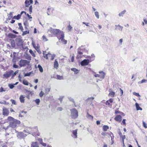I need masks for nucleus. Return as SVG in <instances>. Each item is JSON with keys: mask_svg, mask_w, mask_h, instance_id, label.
Segmentation results:
<instances>
[{"mask_svg": "<svg viewBox=\"0 0 147 147\" xmlns=\"http://www.w3.org/2000/svg\"><path fill=\"white\" fill-rule=\"evenodd\" d=\"M49 31H51V33H52L54 34H58L59 35H61V37H60L59 39L61 41H62L64 37V34L63 31H60V30L59 29H53L52 28H50Z\"/></svg>", "mask_w": 147, "mask_h": 147, "instance_id": "f257e3e1", "label": "nucleus"}, {"mask_svg": "<svg viewBox=\"0 0 147 147\" xmlns=\"http://www.w3.org/2000/svg\"><path fill=\"white\" fill-rule=\"evenodd\" d=\"M30 61L26 60L21 59L19 61V65L20 67L25 66L26 65H29Z\"/></svg>", "mask_w": 147, "mask_h": 147, "instance_id": "f03ea898", "label": "nucleus"}, {"mask_svg": "<svg viewBox=\"0 0 147 147\" xmlns=\"http://www.w3.org/2000/svg\"><path fill=\"white\" fill-rule=\"evenodd\" d=\"M71 115L72 118L73 119H76L78 116V113L77 110L75 109H74L71 110Z\"/></svg>", "mask_w": 147, "mask_h": 147, "instance_id": "7ed1b4c3", "label": "nucleus"}, {"mask_svg": "<svg viewBox=\"0 0 147 147\" xmlns=\"http://www.w3.org/2000/svg\"><path fill=\"white\" fill-rule=\"evenodd\" d=\"M99 74H95L94 76L95 77L99 78L100 79H103L106 75L105 73L103 71H99L98 72Z\"/></svg>", "mask_w": 147, "mask_h": 147, "instance_id": "20e7f679", "label": "nucleus"}, {"mask_svg": "<svg viewBox=\"0 0 147 147\" xmlns=\"http://www.w3.org/2000/svg\"><path fill=\"white\" fill-rule=\"evenodd\" d=\"M9 117H9L7 118L8 120L10 122L9 126L10 127H11L13 128H15L16 126V125L14 122L13 121V119H9Z\"/></svg>", "mask_w": 147, "mask_h": 147, "instance_id": "39448f33", "label": "nucleus"}, {"mask_svg": "<svg viewBox=\"0 0 147 147\" xmlns=\"http://www.w3.org/2000/svg\"><path fill=\"white\" fill-rule=\"evenodd\" d=\"M9 111L6 108L4 107L3 109V115L5 116H8L9 114Z\"/></svg>", "mask_w": 147, "mask_h": 147, "instance_id": "423d86ee", "label": "nucleus"}, {"mask_svg": "<svg viewBox=\"0 0 147 147\" xmlns=\"http://www.w3.org/2000/svg\"><path fill=\"white\" fill-rule=\"evenodd\" d=\"M26 135V134H24L23 132H19L18 133L17 137L18 138L20 139L25 137Z\"/></svg>", "mask_w": 147, "mask_h": 147, "instance_id": "0eeeda50", "label": "nucleus"}, {"mask_svg": "<svg viewBox=\"0 0 147 147\" xmlns=\"http://www.w3.org/2000/svg\"><path fill=\"white\" fill-rule=\"evenodd\" d=\"M89 63V60L88 59H85L81 62V65L82 66H85L88 65Z\"/></svg>", "mask_w": 147, "mask_h": 147, "instance_id": "6e6552de", "label": "nucleus"}, {"mask_svg": "<svg viewBox=\"0 0 147 147\" xmlns=\"http://www.w3.org/2000/svg\"><path fill=\"white\" fill-rule=\"evenodd\" d=\"M13 73V71L12 70H11L9 72H8L6 74H4L3 76L5 78H8Z\"/></svg>", "mask_w": 147, "mask_h": 147, "instance_id": "1a4fd4ad", "label": "nucleus"}, {"mask_svg": "<svg viewBox=\"0 0 147 147\" xmlns=\"http://www.w3.org/2000/svg\"><path fill=\"white\" fill-rule=\"evenodd\" d=\"M24 13L26 15V12L24 11H22L20 14H18L17 16H15L13 17V18L16 19L17 20H19L21 16Z\"/></svg>", "mask_w": 147, "mask_h": 147, "instance_id": "9d476101", "label": "nucleus"}, {"mask_svg": "<svg viewBox=\"0 0 147 147\" xmlns=\"http://www.w3.org/2000/svg\"><path fill=\"white\" fill-rule=\"evenodd\" d=\"M32 0H29V1L28 0H26L25 2L26 6V7H28L29 5L30 4H32Z\"/></svg>", "mask_w": 147, "mask_h": 147, "instance_id": "9b49d317", "label": "nucleus"}, {"mask_svg": "<svg viewBox=\"0 0 147 147\" xmlns=\"http://www.w3.org/2000/svg\"><path fill=\"white\" fill-rule=\"evenodd\" d=\"M82 47H83L82 46L78 49L77 52L78 54L81 55L83 54L82 52L84 51V50L83 49H82Z\"/></svg>", "mask_w": 147, "mask_h": 147, "instance_id": "f8f14e48", "label": "nucleus"}, {"mask_svg": "<svg viewBox=\"0 0 147 147\" xmlns=\"http://www.w3.org/2000/svg\"><path fill=\"white\" fill-rule=\"evenodd\" d=\"M122 117L120 115H118L115 118V120L118 121L120 122L121 120Z\"/></svg>", "mask_w": 147, "mask_h": 147, "instance_id": "ddd939ff", "label": "nucleus"}, {"mask_svg": "<svg viewBox=\"0 0 147 147\" xmlns=\"http://www.w3.org/2000/svg\"><path fill=\"white\" fill-rule=\"evenodd\" d=\"M9 119H12V121H14V123H15L16 125L17 124H20V121L16 119H15L12 117H9Z\"/></svg>", "mask_w": 147, "mask_h": 147, "instance_id": "4468645a", "label": "nucleus"}, {"mask_svg": "<svg viewBox=\"0 0 147 147\" xmlns=\"http://www.w3.org/2000/svg\"><path fill=\"white\" fill-rule=\"evenodd\" d=\"M8 36L9 38H16L17 36L16 35L11 33H9Z\"/></svg>", "mask_w": 147, "mask_h": 147, "instance_id": "2eb2a0df", "label": "nucleus"}, {"mask_svg": "<svg viewBox=\"0 0 147 147\" xmlns=\"http://www.w3.org/2000/svg\"><path fill=\"white\" fill-rule=\"evenodd\" d=\"M25 97L23 95H21L20 97V101L22 103H24V98Z\"/></svg>", "mask_w": 147, "mask_h": 147, "instance_id": "dca6fc26", "label": "nucleus"}, {"mask_svg": "<svg viewBox=\"0 0 147 147\" xmlns=\"http://www.w3.org/2000/svg\"><path fill=\"white\" fill-rule=\"evenodd\" d=\"M59 64L57 61L56 59H55V61L54 63V68L57 69L58 67Z\"/></svg>", "mask_w": 147, "mask_h": 147, "instance_id": "f3484780", "label": "nucleus"}, {"mask_svg": "<svg viewBox=\"0 0 147 147\" xmlns=\"http://www.w3.org/2000/svg\"><path fill=\"white\" fill-rule=\"evenodd\" d=\"M86 117L88 119L91 120H92L93 118V117L90 115L88 113H87Z\"/></svg>", "mask_w": 147, "mask_h": 147, "instance_id": "a211bd4d", "label": "nucleus"}, {"mask_svg": "<svg viewBox=\"0 0 147 147\" xmlns=\"http://www.w3.org/2000/svg\"><path fill=\"white\" fill-rule=\"evenodd\" d=\"M126 10L125 9L123 11L121 12L119 14V17H123V15L125 13Z\"/></svg>", "mask_w": 147, "mask_h": 147, "instance_id": "6ab92c4d", "label": "nucleus"}, {"mask_svg": "<svg viewBox=\"0 0 147 147\" xmlns=\"http://www.w3.org/2000/svg\"><path fill=\"white\" fill-rule=\"evenodd\" d=\"M135 106L137 110H142V109L139 106V104L137 103H135Z\"/></svg>", "mask_w": 147, "mask_h": 147, "instance_id": "aec40b11", "label": "nucleus"}, {"mask_svg": "<svg viewBox=\"0 0 147 147\" xmlns=\"http://www.w3.org/2000/svg\"><path fill=\"white\" fill-rule=\"evenodd\" d=\"M38 144L37 142L33 143L31 145V147H38Z\"/></svg>", "mask_w": 147, "mask_h": 147, "instance_id": "412c9836", "label": "nucleus"}, {"mask_svg": "<svg viewBox=\"0 0 147 147\" xmlns=\"http://www.w3.org/2000/svg\"><path fill=\"white\" fill-rule=\"evenodd\" d=\"M16 41L18 42L17 43L18 44H22V40L20 38H17Z\"/></svg>", "mask_w": 147, "mask_h": 147, "instance_id": "4be33fe9", "label": "nucleus"}, {"mask_svg": "<svg viewBox=\"0 0 147 147\" xmlns=\"http://www.w3.org/2000/svg\"><path fill=\"white\" fill-rule=\"evenodd\" d=\"M109 129V127L108 126L106 125H104L103 126V129L104 131H107Z\"/></svg>", "mask_w": 147, "mask_h": 147, "instance_id": "5701e85b", "label": "nucleus"}, {"mask_svg": "<svg viewBox=\"0 0 147 147\" xmlns=\"http://www.w3.org/2000/svg\"><path fill=\"white\" fill-rule=\"evenodd\" d=\"M77 129H76L73 131V134L75 136V138H77Z\"/></svg>", "mask_w": 147, "mask_h": 147, "instance_id": "b1692460", "label": "nucleus"}, {"mask_svg": "<svg viewBox=\"0 0 147 147\" xmlns=\"http://www.w3.org/2000/svg\"><path fill=\"white\" fill-rule=\"evenodd\" d=\"M118 26V28H115V29L116 30L117 29H118L119 30L122 31V29L123 28V27L122 26H121L119 25H118V26Z\"/></svg>", "mask_w": 147, "mask_h": 147, "instance_id": "393cba45", "label": "nucleus"}, {"mask_svg": "<svg viewBox=\"0 0 147 147\" xmlns=\"http://www.w3.org/2000/svg\"><path fill=\"white\" fill-rule=\"evenodd\" d=\"M29 53L31 54L32 56L34 57H36V55L33 51L31 50L30 49L29 51Z\"/></svg>", "mask_w": 147, "mask_h": 147, "instance_id": "a878e982", "label": "nucleus"}, {"mask_svg": "<svg viewBox=\"0 0 147 147\" xmlns=\"http://www.w3.org/2000/svg\"><path fill=\"white\" fill-rule=\"evenodd\" d=\"M38 67L39 68L40 71L41 72H42L43 71V69L42 66L39 64L38 65Z\"/></svg>", "mask_w": 147, "mask_h": 147, "instance_id": "bb28decb", "label": "nucleus"}, {"mask_svg": "<svg viewBox=\"0 0 147 147\" xmlns=\"http://www.w3.org/2000/svg\"><path fill=\"white\" fill-rule=\"evenodd\" d=\"M57 79L58 80H61L63 79V77L62 76H60V75H57Z\"/></svg>", "mask_w": 147, "mask_h": 147, "instance_id": "cd10ccee", "label": "nucleus"}, {"mask_svg": "<svg viewBox=\"0 0 147 147\" xmlns=\"http://www.w3.org/2000/svg\"><path fill=\"white\" fill-rule=\"evenodd\" d=\"M71 70L74 72L75 74H77L79 72V70L76 68H71Z\"/></svg>", "mask_w": 147, "mask_h": 147, "instance_id": "c85d7f7f", "label": "nucleus"}, {"mask_svg": "<svg viewBox=\"0 0 147 147\" xmlns=\"http://www.w3.org/2000/svg\"><path fill=\"white\" fill-rule=\"evenodd\" d=\"M115 93L114 92L111 91L109 93V95L111 96V97H113L115 95Z\"/></svg>", "mask_w": 147, "mask_h": 147, "instance_id": "c756f323", "label": "nucleus"}, {"mask_svg": "<svg viewBox=\"0 0 147 147\" xmlns=\"http://www.w3.org/2000/svg\"><path fill=\"white\" fill-rule=\"evenodd\" d=\"M18 71L19 70H18L16 71L14 73H13L12 74H11L12 75L11 78H13V77L16 75V74L18 73Z\"/></svg>", "mask_w": 147, "mask_h": 147, "instance_id": "7c9ffc66", "label": "nucleus"}, {"mask_svg": "<svg viewBox=\"0 0 147 147\" xmlns=\"http://www.w3.org/2000/svg\"><path fill=\"white\" fill-rule=\"evenodd\" d=\"M22 83L23 84L26 85H28V82L26 80H24Z\"/></svg>", "mask_w": 147, "mask_h": 147, "instance_id": "2f4dec72", "label": "nucleus"}, {"mask_svg": "<svg viewBox=\"0 0 147 147\" xmlns=\"http://www.w3.org/2000/svg\"><path fill=\"white\" fill-rule=\"evenodd\" d=\"M43 53V55H44V58H46L47 59H48V57L47 56V55H51V54L50 53H48V54H44V53Z\"/></svg>", "mask_w": 147, "mask_h": 147, "instance_id": "473e14b6", "label": "nucleus"}, {"mask_svg": "<svg viewBox=\"0 0 147 147\" xmlns=\"http://www.w3.org/2000/svg\"><path fill=\"white\" fill-rule=\"evenodd\" d=\"M18 26L19 27V28L20 30H21L22 31H23V27L22 25V24L21 23H19Z\"/></svg>", "mask_w": 147, "mask_h": 147, "instance_id": "72a5a7b5", "label": "nucleus"}, {"mask_svg": "<svg viewBox=\"0 0 147 147\" xmlns=\"http://www.w3.org/2000/svg\"><path fill=\"white\" fill-rule=\"evenodd\" d=\"M95 15L96 16V17L98 18V19L99 18V15L97 11H96L94 13Z\"/></svg>", "mask_w": 147, "mask_h": 147, "instance_id": "f704fd0d", "label": "nucleus"}, {"mask_svg": "<svg viewBox=\"0 0 147 147\" xmlns=\"http://www.w3.org/2000/svg\"><path fill=\"white\" fill-rule=\"evenodd\" d=\"M8 86L9 87V88L11 89L13 88L14 87V85L13 84H9Z\"/></svg>", "mask_w": 147, "mask_h": 147, "instance_id": "c9c22d12", "label": "nucleus"}, {"mask_svg": "<svg viewBox=\"0 0 147 147\" xmlns=\"http://www.w3.org/2000/svg\"><path fill=\"white\" fill-rule=\"evenodd\" d=\"M30 73H28V72L26 73H24V77L29 76L30 75Z\"/></svg>", "mask_w": 147, "mask_h": 147, "instance_id": "e433bc0d", "label": "nucleus"}, {"mask_svg": "<svg viewBox=\"0 0 147 147\" xmlns=\"http://www.w3.org/2000/svg\"><path fill=\"white\" fill-rule=\"evenodd\" d=\"M133 94L134 95H135L136 96H140V95L138 93H137L136 92H133Z\"/></svg>", "mask_w": 147, "mask_h": 147, "instance_id": "4c0bfd02", "label": "nucleus"}, {"mask_svg": "<svg viewBox=\"0 0 147 147\" xmlns=\"http://www.w3.org/2000/svg\"><path fill=\"white\" fill-rule=\"evenodd\" d=\"M29 31H25L23 32L22 35H24L27 34H29Z\"/></svg>", "mask_w": 147, "mask_h": 147, "instance_id": "58836bf2", "label": "nucleus"}, {"mask_svg": "<svg viewBox=\"0 0 147 147\" xmlns=\"http://www.w3.org/2000/svg\"><path fill=\"white\" fill-rule=\"evenodd\" d=\"M35 102L38 105L40 102V100L39 99H37L35 100Z\"/></svg>", "mask_w": 147, "mask_h": 147, "instance_id": "ea45409f", "label": "nucleus"}, {"mask_svg": "<svg viewBox=\"0 0 147 147\" xmlns=\"http://www.w3.org/2000/svg\"><path fill=\"white\" fill-rule=\"evenodd\" d=\"M44 93L42 91H41L40 93H39V95L40 97H42L44 95Z\"/></svg>", "mask_w": 147, "mask_h": 147, "instance_id": "a19ab883", "label": "nucleus"}, {"mask_svg": "<svg viewBox=\"0 0 147 147\" xmlns=\"http://www.w3.org/2000/svg\"><path fill=\"white\" fill-rule=\"evenodd\" d=\"M27 16L29 18V20L30 21H31V19L32 18V17L31 15H30L28 14H27Z\"/></svg>", "mask_w": 147, "mask_h": 147, "instance_id": "79ce46f5", "label": "nucleus"}, {"mask_svg": "<svg viewBox=\"0 0 147 147\" xmlns=\"http://www.w3.org/2000/svg\"><path fill=\"white\" fill-rule=\"evenodd\" d=\"M63 109L61 107H58L57 108V110L58 111H61L63 110Z\"/></svg>", "mask_w": 147, "mask_h": 147, "instance_id": "37998d69", "label": "nucleus"}, {"mask_svg": "<svg viewBox=\"0 0 147 147\" xmlns=\"http://www.w3.org/2000/svg\"><path fill=\"white\" fill-rule=\"evenodd\" d=\"M146 82H147V80H145V79L142 80L141 81V83H146Z\"/></svg>", "mask_w": 147, "mask_h": 147, "instance_id": "c03bdc74", "label": "nucleus"}, {"mask_svg": "<svg viewBox=\"0 0 147 147\" xmlns=\"http://www.w3.org/2000/svg\"><path fill=\"white\" fill-rule=\"evenodd\" d=\"M143 126L145 128H147V124L145 123V122H144V121H143Z\"/></svg>", "mask_w": 147, "mask_h": 147, "instance_id": "a18cd8bd", "label": "nucleus"}, {"mask_svg": "<svg viewBox=\"0 0 147 147\" xmlns=\"http://www.w3.org/2000/svg\"><path fill=\"white\" fill-rule=\"evenodd\" d=\"M42 38L43 40H45V41H48V39L46 38V37L45 36L43 35L42 36Z\"/></svg>", "mask_w": 147, "mask_h": 147, "instance_id": "49530a36", "label": "nucleus"}, {"mask_svg": "<svg viewBox=\"0 0 147 147\" xmlns=\"http://www.w3.org/2000/svg\"><path fill=\"white\" fill-rule=\"evenodd\" d=\"M11 101L12 102V103L13 104L16 105V101L14 100L11 99Z\"/></svg>", "mask_w": 147, "mask_h": 147, "instance_id": "de8ad7c7", "label": "nucleus"}, {"mask_svg": "<svg viewBox=\"0 0 147 147\" xmlns=\"http://www.w3.org/2000/svg\"><path fill=\"white\" fill-rule=\"evenodd\" d=\"M11 43L12 47H14L15 46V44L14 41H11Z\"/></svg>", "mask_w": 147, "mask_h": 147, "instance_id": "09e8293b", "label": "nucleus"}, {"mask_svg": "<svg viewBox=\"0 0 147 147\" xmlns=\"http://www.w3.org/2000/svg\"><path fill=\"white\" fill-rule=\"evenodd\" d=\"M29 11L30 13H31L32 12V5H31L30 6V7H29Z\"/></svg>", "mask_w": 147, "mask_h": 147, "instance_id": "8fccbe9b", "label": "nucleus"}, {"mask_svg": "<svg viewBox=\"0 0 147 147\" xmlns=\"http://www.w3.org/2000/svg\"><path fill=\"white\" fill-rule=\"evenodd\" d=\"M38 140L40 144L42 142V140L41 138H39L38 139Z\"/></svg>", "mask_w": 147, "mask_h": 147, "instance_id": "3c124183", "label": "nucleus"}, {"mask_svg": "<svg viewBox=\"0 0 147 147\" xmlns=\"http://www.w3.org/2000/svg\"><path fill=\"white\" fill-rule=\"evenodd\" d=\"M81 55H79L78 54L77 56H76V58L77 59H79L80 58H81Z\"/></svg>", "mask_w": 147, "mask_h": 147, "instance_id": "603ef678", "label": "nucleus"}, {"mask_svg": "<svg viewBox=\"0 0 147 147\" xmlns=\"http://www.w3.org/2000/svg\"><path fill=\"white\" fill-rule=\"evenodd\" d=\"M5 90H4L3 88L2 87H1V88H0V92H5Z\"/></svg>", "mask_w": 147, "mask_h": 147, "instance_id": "864d4df0", "label": "nucleus"}, {"mask_svg": "<svg viewBox=\"0 0 147 147\" xmlns=\"http://www.w3.org/2000/svg\"><path fill=\"white\" fill-rule=\"evenodd\" d=\"M13 67L15 68H18V66L16 64H14L13 65Z\"/></svg>", "mask_w": 147, "mask_h": 147, "instance_id": "5fc2aeb1", "label": "nucleus"}, {"mask_svg": "<svg viewBox=\"0 0 147 147\" xmlns=\"http://www.w3.org/2000/svg\"><path fill=\"white\" fill-rule=\"evenodd\" d=\"M122 142L123 143V142H124V139H125V138H126L125 136V135L123 136H122Z\"/></svg>", "mask_w": 147, "mask_h": 147, "instance_id": "6e6d98bb", "label": "nucleus"}, {"mask_svg": "<svg viewBox=\"0 0 147 147\" xmlns=\"http://www.w3.org/2000/svg\"><path fill=\"white\" fill-rule=\"evenodd\" d=\"M119 89H120V92H121V95L122 96L123 95V90L121 88H120Z\"/></svg>", "mask_w": 147, "mask_h": 147, "instance_id": "4d7b16f0", "label": "nucleus"}, {"mask_svg": "<svg viewBox=\"0 0 147 147\" xmlns=\"http://www.w3.org/2000/svg\"><path fill=\"white\" fill-rule=\"evenodd\" d=\"M34 48L36 51H37L39 49V47L38 45L37 46H36Z\"/></svg>", "mask_w": 147, "mask_h": 147, "instance_id": "13d9d810", "label": "nucleus"}, {"mask_svg": "<svg viewBox=\"0 0 147 147\" xmlns=\"http://www.w3.org/2000/svg\"><path fill=\"white\" fill-rule=\"evenodd\" d=\"M63 40V43L64 44H65L67 43V41L66 40H63H63Z\"/></svg>", "mask_w": 147, "mask_h": 147, "instance_id": "bf43d9fd", "label": "nucleus"}, {"mask_svg": "<svg viewBox=\"0 0 147 147\" xmlns=\"http://www.w3.org/2000/svg\"><path fill=\"white\" fill-rule=\"evenodd\" d=\"M40 144H42L43 146H46V144L43 142H42Z\"/></svg>", "mask_w": 147, "mask_h": 147, "instance_id": "052dcab7", "label": "nucleus"}, {"mask_svg": "<svg viewBox=\"0 0 147 147\" xmlns=\"http://www.w3.org/2000/svg\"><path fill=\"white\" fill-rule=\"evenodd\" d=\"M125 121L126 119H123L122 121V123L124 125H125L126 123H125Z\"/></svg>", "mask_w": 147, "mask_h": 147, "instance_id": "680f3d73", "label": "nucleus"}, {"mask_svg": "<svg viewBox=\"0 0 147 147\" xmlns=\"http://www.w3.org/2000/svg\"><path fill=\"white\" fill-rule=\"evenodd\" d=\"M119 42L121 45L123 42V39L121 38L119 40Z\"/></svg>", "mask_w": 147, "mask_h": 147, "instance_id": "e2e57ef3", "label": "nucleus"}, {"mask_svg": "<svg viewBox=\"0 0 147 147\" xmlns=\"http://www.w3.org/2000/svg\"><path fill=\"white\" fill-rule=\"evenodd\" d=\"M55 57V55H52L51 58V60H53L54 59V57Z\"/></svg>", "mask_w": 147, "mask_h": 147, "instance_id": "0e129e2a", "label": "nucleus"}, {"mask_svg": "<svg viewBox=\"0 0 147 147\" xmlns=\"http://www.w3.org/2000/svg\"><path fill=\"white\" fill-rule=\"evenodd\" d=\"M105 104L107 105H110V103H109V101L108 100V101H107L106 103H105Z\"/></svg>", "mask_w": 147, "mask_h": 147, "instance_id": "69168bd1", "label": "nucleus"}, {"mask_svg": "<svg viewBox=\"0 0 147 147\" xmlns=\"http://www.w3.org/2000/svg\"><path fill=\"white\" fill-rule=\"evenodd\" d=\"M83 24H85L86 25V26H89L88 23H86L85 22H83Z\"/></svg>", "mask_w": 147, "mask_h": 147, "instance_id": "338daca9", "label": "nucleus"}, {"mask_svg": "<svg viewBox=\"0 0 147 147\" xmlns=\"http://www.w3.org/2000/svg\"><path fill=\"white\" fill-rule=\"evenodd\" d=\"M108 101L109 102L112 103L113 102V100L112 99H110Z\"/></svg>", "mask_w": 147, "mask_h": 147, "instance_id": "774afa93", "label": "nucleus"}]
</instances>
